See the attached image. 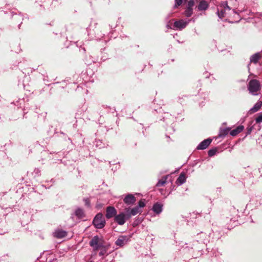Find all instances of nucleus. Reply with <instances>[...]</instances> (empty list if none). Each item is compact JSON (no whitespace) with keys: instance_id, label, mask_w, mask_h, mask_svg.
Segmentation results:
<instances>
[{"instance_id":"f257e3e1","label":"nucleus","mask_w":262,"mask_h":262,"mask_svg":"<svg viewBox=\"0 0 262 262\" xmlns=\"http://www.w3.org/2000/svg\"><path fill=\"white\" fill-rule=\"evenodd\" d=\"M260 89L259 82L256 79L251 80L248 84V90L249 93L253 95H257V92Z\"/></svg>"},{"instance_id":"f03ea898","label":"nucleus","mask_w":262,"mask_h":262,"mask_svg":"<svg viewBox=\"0 0 262 262\" xmlns=\"http://www.w3.org/2000/svg\"><path fill=\"white\" fill-rule=\"evenodd\" d=\"M105 220L101 213L97 214L93 221V224L97 229L103 228L105 226Z\"/></svg>"},{"instance_id":"7ed1b4c3","label":"nucleus","mask_w":262,"mask_h":262,"mask_svg":"<svg viewBox=\"0 0 262 262\" xmlns=\"http://www.w3.org/2000/svg\"><path fill=\"white\" fill-rule=\"evenodd\" d=\"M129 219V215H128L126 211H121L119 214H116L114 217V221L119 225H123L127 220Z\"/></svg>"},{"instance_id":"20e7f679","label":"nucleus","mask_w":262,"mask_h":262,"mask_svg":"<svg viewBox=\"0 0 262 262\" xmlns=\"http://www.w3.org/2000/svg\"><path fill=\"white\" fill-rule=\"evenodd\" d=\"M189 20L180 19L174 22L172 26V29L182 30L184 29L188 24Z\"/></svg>"},{"instance_id":"39448f33","label":"nucleus","mask_w":262,"mask_h":262,"mask_svg":"<svg viewBox=\"0 0 262 262\" xmlns=\"http://www.w3.org/2000/svg\"><path fill=\"white\" fill-rule=\"evenodd\" d=\"M130 238L129 235H120L116 241L115 244L118 246L122 247L130 241Z\"/></svg>"},{"instance_id":"423d86ee","label":"nucleus","mask_w":262,"mask_h":262,"mask_svg":"<svg viewBox=\"0 0 262 262\" xmlns=\"http://www.w3.org/2000/svg\"><path fill=\"white\" fill-rule=\"evenodd\" d=\"M90 245L95 250H98L103 245L100 243V238L98 235L94 236L90 242Z\"/></svg>"},{"instance_id":"0eeeda50","label":"nucleus","mask_w":262,"mask_h":262,"mask_svg":"<svg viewBox=\"0 0 262 262\" xmlns=\"http://www.w3.org/2000/svg\"><path fill=\"white\" fill-rule=\"evenodd\" d=\"M117 214V210L113 206H108L106 208L105 217L107 219H110L115 216Z\"/></svg>"},{"instance_id":"6e6552de","label":"nucleus","mask_w":262,"mask_h":262,"mask_svg":"<svg viewBox=\"0 0 262 262\" xmlns=\"http://www.w3.org/2000/svg\"><path fill=\"white\" fill-rule=\"evenodd\" d=\"M212 139L207 138L202 141L196 147L198 150H203L206 149L211 143Z\"/></svg>"},{"instance_id":"1a4fd4ad","label":"nucleus","mask_w":262,"mask_h":262,"mask_svg":"<svg viewBox=\"0 0 262 262\" xmlns=\"http://www.w3.org/2000/svg\"><path fill=\"white\" fill-rule=\"evenodd\" d=\"M53 235L54 237L60 239L66 237L67 235V232L63 230L58 229L55 230L53 233Z\"/></svg>"},{"instance_id":"9d476101","label":"nucleus","mask_w":262,"mask_h":262,"mask_svg":"<svg viewBox=\"0 0 262 262\" xmlns=\"http://www.w3.org/2000/svg\"><path fill=\"white\" fill-rule=\"evenodd\" d=\"M127 214L128 215H129V219L132 216H134L137 214L138 213L140 212V209L139 207H135L132 209L130 208H126L125 209Z\"/></svg>"},{"instance_id":"9b49d317","label":"nucleus","mask_w":262,"mask_h":262,"mask_svg":"<svg viewBox=\"0 0 262 262\" xmlns=\"http://www.w3.org/2000/svg\"><path fill=\"white\" fill-rule=\"evenodd\" d=\"M209 7V4L205 0L201 1L198 5L196 7L198 11H202L206 10Z\"/></svg>"},{"instance_id":"f8f14e48","label":"nucleus","mask_w":262,"mask_h":262,"mask_svg":"<svg viewBox=\"0 0 262 262\" xmlns=\"http://www.w3.org/2000/svg\"><path fill=\"white\" fill-rule=\"evenodd\" d=\"M136 201V198L132 194H127L123 199L124 202L127 205H133Z\"/></svg>"},{"instance_id":"ddd939ff","label":"nucleus","mask_w":262,"mask_h":262,"mask_svg":"<svg viewBox=\"0 0 262 262\" xmlns=\"http://www.w3.org/2000/svg\"><path fill=\"white\" fill-rule=\"evenodd\" d=\"M152 210L156 214H159L162 212L163 205L157 202L153 205Z\"/></svg>"},{"instance_id":"4468645a","label":"nucleus","mask_w":262,"mask_h":262,"mask_svg":"<svg viewBox=\"0 0 262 262\" xmlns=\"http://www.w3.org/2000/svg\"><path fill=\"white\" fill-rule=\"evenodd\" d=\"M261 106L262 102L261 101H257L254 105L249 110L248 114H251L257 112L261 108Z\"/></svg>"},{"instance_id":"2eb2a0df","label":"nucleus","mask_w":262,"mask_h":262,"mask_svg":"<svg viewBox=\"0 0 262 262\" xmlns=\"http://www.w3.org/2000/svg\"><path fill=\"white\" fill-rule=\"evenodd\" d=\"M163 121L165 122L167 124H171L174 121V118L172 115L168 113H166L163 117Z\"/></svg>"},{"instance_id":"dca6fc26","label":"nucleus","mask_w":262,"mask_h":262,"mask_svg":"<svg viewBox=\"0 0 262 262\" xmlns=\"http://www.w3.org/2000/svg\"><path fill=\"white\" fill-rule=\"evenodd\" d=\"M262 57V54L260 52H257L254 54H253L250 58V61L251 62L256 63L258 61V60L261 59Z\"/></svg>"},{"instance_id":"f3484780","label":"nucleus","mask_w":262,"mask_h":262,"mask_svg":"<svg viewBox=\"0 0 262 262\" xmlns=\"http://www.w3.org/2000/svg\"><path fill=\"white\" fill-rule=\"evenodd\" d=\"M186 180V174L184 172H181L176 180V184L178 185H181L185 183Z\"/></svg>"},{"instance_id":"a211bd4d","label":"nucleus","mask_w":262,"mask_h":262,"mask_svg":"<svg viewBox=\"0 0 262 262\" xmlns=\"http://www.w3.org/2000/svg\"><path fill=\"white\" fill-rule=\"evenodd\" d=\"M209 237H211L212 242L217 241L222 237V233L218 230H213L212 233H210Z\"/></svg>"},{"instance_id":"6ab92c4d","label":"nucleus","mask_w":262,"mask_h":262,"mask_svg":"<svg viewBox=\"0 0 262 262\" xmlns=\"http://www.w3.org/2000/svg\"><path fill=\"white\" fill-rule=\"evenodd\" d=\"M74 214L78 219H81L85 216V213L83 209L77 208L74 212Z\"/></svg>"},{"instance_id":"aec40b11","label":"nucleus","mask_w":262,"mask_h":262,"mask_svg":"<svg viewBox=\"0 0 262 262\" xmlns=\"http://www.w3.org/2000/svg\"><path fill=\"white\" fill-rule=\"evenodd\" d=\"M244 128L243 125H239L236 127V128L231 130L230 132V134L231 136L234 137L236 136L237 134L242 132Z\"/></svg>"},{"instance_id":"412c9836","label":"nucleus","mask_w":262,"mask_h":262,"mask_svg":"<svg viewBox=\"0 0 262 262\" xmlns=\"http://www.w3.org/2000/svg\"><path fill=\"white\" fill-rule=\"evenodd\" d=\"M230 129L231 128L230 127L220 128V133L218 135L219 137H220V138L225 137L226 135H227L229 134V131L230 130Z\"/></svg>"},{"instance_id":"4be33fe9","label":"nucleus","mask_w":262,"mask_h":262,"mask_svg":"<svg viewBox=\"0 0 262 262\" xmlns=\"http://www.w3.org/2000/svg\"><path fill=\"white\" fill-rule=\"evenodd\" d=\"M95 38L96 40H100L104 35V34L102 33L99 28H95Z\"/></svg>"},{"instance_id":"5701e85b","label":"nucleus","mask_w":262,"mask_h":262,"mask_svg":"<svg viewBox=\"0 0 262 262\" xmlns=\"http://www.w3.org/2000/svg\"><path fill=\"white\" fill-rule=\"evenodd\" d=\"M200 237L202 238V239H200L198 241V242L200 243H203L204 244L207 245L208 239H206L205 238L207 237V235L205 233H204L202 232L200 234Z\"/></svg>"},{"instance_id":"b1692460","label":"nucleus","mask_w":262,"mask_h":262,"mask_svg":"<svg viewBox=\"0 0 262 262\" xmlns=\"http://www.w3.org/2000/svg\"><path fill=\"white\" fill-rule=\"evenodd\" d=\"M193 13V8H187V7L184 12V15L187 17H190L192 15Z\"/></svg>"},{"instance_id":"393cba45","label":"nucleus","mask_w":262,"mask_h":262,"mask_svg":"<svg viewBox=\"0 0 262 262\" xmlns=\"http://www.w3.org/2000/svg\"><path fill=\"white\" fill-rule=\"evenodd\" d=\"M35 7L38 11H41L45 10V7L41 4L38 3L37 2L35 3Z\"/></svg>"},{"instance_id":"a878e982","label":"nucleus","mask_w":262,"mask_h":262,"mask_svg":"<svg viewBox=\"0 0 262 262\" xmlns=\"http://www.w3.org/2000/svg\"><path fill=\"white\" fill-rule=\"evenodd\" d=\"M225 12V10L222 9L221 11H219V10L218 9L217 11L216 12V14L220 19H222L224 17Z\"/></svg>"},{"instance_id":"bb28decb","label":"nucleus","mask_w":262,"mask_h":262,"mask_svg":"<svg viewBox=\"0 0 262 262\" xmlns=\"http://www.w3.org/2000/svg\"><path fill=\"white\" fill-rule=\"evenodd\" d=\"M216 151H217V150H216V148H211V149H209L208 151V156L209 157H212V156H213L215 154Z\"/></svg>"},{"instance_id":"cd10ccee","label":"nucleus","mask_w":262,"mask_h":262,"mask_svg":"<svg viewBox=\"0 0 262 262\" xmlns=\"http://www.w3.org/2000/svg\"><path fill=\"white\" fill-rule=\"evenodd\" d=\"M194 0H189L187 3V8H193V7L194 6Z\"/></svg>"},{"instance_id":"c85d7f7f","label":"nucleus","mask_w":262,"mask_h":262,"mask_svg":"<svg viewBox=\"0 0 262 262\" xmlns=\"http://www.w3.org/2000/svg\"><path fill=\"white\" fill-rule=\"evenodd\" d=\"M83 201L84 203L85 206H86L88 207H90L91 206L90 200L89 198H83Z\"/></svg>"},{"instance_id":"c756f323","label":"nucleus","mask_w":262,"mask_h":262,"mask_svg":"<svg viewBox=\"0 0 262 262\" xmlns=\"http://www.w3.org/2000/svg\"><path fill=\"white\" fill-rule=\"evenodd\" d=\"M23 218L27 217V219L25 221V222L26 224H27V223L29 222L31 220L30 214H28L27 212H25L23 214Z\"/></svg>"},{"instance_id":"7c9ffc66","label":"nucleus","mask_w":262,"mask_h":262,"mask_svg":"<svg viewBox=\"0 0 262 262\" xmlns=\"http://www.w3.org/2000/svg\"><path fill=\"white\" fill-rule=\"evenodd\" d=\"M34 177H39L40 175V170L38 168H35L33 172Z\"/></svg>"},{"instance_id":"2f4dec72","label":"nucleus","mask_w":262,"mask_h":262,"mask_svg":"<svg viewBox=\"0 0 262 262\" xmlns=\"http://www.w3.org/2000/svg\"><path fill=\"white\" fill-rule=\"evenodd\" d=\"M255 121L257 123L262 122V113L258 115V116L255 118Z\"/></svg>"},{"instance_id":"473e14b6","label":"nucleus","mask_w":262,"mask_h":262,"mask_svg":"<svg viewBox=\"0 0 262 262\" xmlns=\"http://www.w3.org/2000/svg\"><path fill=\"white\" fill-rule=\"evenodd\" d=\"M253 125H249L247 129H246V136H247L248 135H250L253 129Z\"/></svg>"},{"instance_id":"72a5a7b5","label":"nucleus","mask_w":262,"mask_h":262,"mask_svg":"<svg viewBox=\"0 0 262 262\" xmlns=\"http://www.w3.org/2000/svg\"><path fill=\"white\" fill-rule=\"evenodd\" d=\"M175 5L174 6V8H178L179 6L182 5L183 0H174Z\"/></svg>"},{"instance_id":"f704fd0d","label":"nucleus","mask_w":262,"mask_h":262,"mask_svg":"<svg viewBox=\"0 0 262 262\" xmlns=\"http://www.w3.org/2000/svg\"><path fill=\"white\" fill-rule=\"evenodd\" d=\"M145 206V202L142 200H141L138 202V206H137V207H139V208L140 209V208H143Z\"/></svg>"},{"instance_id":"c9c22d12","label":"nucleus","mask_w":262,"mask_h":262,"mask_svg":"<svg viewBox=\"0 0 262 262\" xmlns=\"http://www.w3.org/2000/svg\"><path fill=\"white\" fill-rule=\"evenodd\" d=\"M165 184V182L161 179L158 181V182L156 184V186L157 187H160L161 186H163Z\"/></svg>"},{"instance_id":"e433bc0d","label":"nucleus","mask_w":262,"mask_h":262,"mask_svg":"<svg viewBox=\"0 0 262 262\" xmlns=\"http://www.w3.org/2000/svg\"><path fill=\"white\" fill-rule=\"evenodd\" d=\"M222 6L226 9L230 10V7L228 6L227 2H224L222 3Z\"/></svg>"},{"instance_id":"4c0bfd02","label":"nucleus","mask_w":262,"mask_h":262,"mask_svg":"<svg viewBox=\"0 0 262 262\" xmlns=\"http://www.w3.org/2000/svg\"><path fill=\"white\" fill-rule=\"evenodd\" d=\"M101 142L100 141H96V146L98 147L99 148L103 147V145H101Z\"/></svg>"},{"instance_id":"58836bf2","label":"nucleus","mask_w":262,"mask_h":262,"mask_svg":"<svg viewBox=\"0 0 262 262\" xmlns=\"http://www.w3.org/2000/svg\"><path fill=\"white\" fill-rule=\"evenodd\" d=\"M167 130L169 133H171L172 132H174L175 131L173 126L169 127V128Z\"/></svg>"},{"instance_id":"ea45409f","label":"nucleus","mask_w":262,"mask_h":262,"mask_svg":"<svg viewBox=\"0 0 262 262\" xmlns=\"http://www.w3.org/2000/svg\"><path fill=\"white\" fill-rule=\"evenodd\" d=\"M169 177V175H166V176H163L161 180H163V181H164L165 182V183L167 182V179H168V178Z\"/></svg>"},{"instance_id":"a19ab883","label":"nucleus","mask_w":262,"mask_h":262,"mask_svg":"<svg viewBox=\"0 0 262 262\" xmlns=\"http://www.w3.org/2000/svg\"><path fill=\"white\" fill-rule=\"evenodd\" d=\"M105 253H106V250H102L99 253V256H103Z\"/></svg>"},{"instance_id":"79ce46f5","label":"nucleus","mask_w":262,"mask_h":262,"mask_svg":"<svg viewBox=\"0 0 262 262\" xmlns=\"http://www.w3.org/2000/svg\"><path fill=\"white\" fill-rule=\"evenodd\" d=\"M6 192H1L0 193V201L3 200V198L6 194Z\"/></svg>"},{"instance_id":"37998d69","label":"nucleus","mask_w":262,"mask_h":262,"mask_svg":"<svg viewBox=\"0 0 262 262\" xmlns=\"http://www.w3.org/2000/svg\"><path fill=\"white\" fill-rule=\"evenodd\" d=\"M109 27L111 29H115L117 27V25H109Z\"/></svg>"},{"instance_id":"c03bdc74","label":"nucleus","mask_w":262,"mask_h":262,"mask_svg":"<svg viewBox=\"0 0 262 262\" xmlns=\"http://www.w3.org/2000/svg\"><path fill=\"white\" fill-rule=\"evenodd\" d=\"M170 21H169L168 23H170ZM167 29H172V26L171 27L169 24H167L166 26Z\"/></svg>"},{"instance_id":"a18cd8bd","label":"nucleus","mask_w":262,"mask_h":262,"mask_svg":"<svg viewBox=\"0 0 262 262\" xmlns=\"http://www.w3.org/2000/svg\"><path fill=\"white\" fill-rule=\"evenodd\" d=\"M211 207H209L206 211L205 212L206 214H209L211 212Z\"/></svg>"},{"instance_id":"49530a36","label":"nucleus","mask_w":262,"mask_h":262,"mask_svg":"<svg viewBox=\"0 0 262 262\" xmlns=\"http://www.w3.org/2000/svg\"><path fill=\"white\" fill-rule=\"evenodd\" d=\"M91 30L90 28L88 29V35H90V33H89L90 30Z\"/></svg>"},{"instance_id":"de8ad7c7","label":"nucleus","mask_w":262,"mask_h":262,"mask_svg":"<svg viewBox=\"0 0 262 262\" xmlns=\"http://www.w3.org/2000/svg\"><path fill=\"white\" fill-rule=\"evenodd\" d=\"M6 232H8V231L5 232H4L3 233H0V234H1V235H2V234H4L5 233H6Z\"/></svg>"},{"instance_id":"09e8293b","label":"nucleus","mask_w":262,"mask_h":262,"mask_svg":"<svg viewBox=\"0 0 262 262\" xmlns=\"http://www.w3.org/2000/svg\"><path fill=\"white\" fill-rule=\"evenodd\" d=\"M233 12H234V13H236V12L235 11V10H234Z\"/></svg>"},{"instance_id":"8fccbe9b","label":"nucleus","mask_w":262,"mask_h":262,"mask_svg":"<svg viewBox=\"0 0 262 262\" xmlns=\"http://www.w3.org/2000/svg\"><path fill=\"white\" fill-rule=\"evenodd\" d=\"M52 23H50V24H49V25H51V26H52Z\"/></svg>"},{"instance_id":"3c124183","label":"nucleus","mask_w":262,"mask_h":262,"mask_svg":"<svg viewBox=\"0 0 262 262\" xmlns=\"http://www.w3.org/2000/svg\"><path fill=\"white\" fill-rule=\"evenodd\" d=\"M20 24H19V26H18L19 28H20Z\"/></svg>"}]
</instances>
